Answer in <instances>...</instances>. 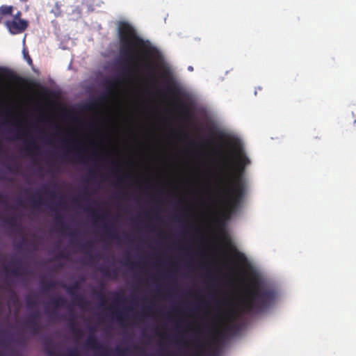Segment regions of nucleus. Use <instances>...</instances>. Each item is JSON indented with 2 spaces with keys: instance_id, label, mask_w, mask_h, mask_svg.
Instances as JSON below:
<instances>
[{
  "instance_id": "f257e3e1",
  "label": "nucleus",
  "mask_w": 356,
  "mask_h": 356,
  "mask_svg": "<svg viewBox=\"0 0 356 356\" xmlns=\"http://www.w3.org/2000/svg\"><path fill=\"white\" fill-rule=\"evenodd\" d=\"M163 59L159 50L149 40L143 39L135 31V74L140 73L145 83L161 95L170 94L178 97L179 89L171 86L172 74L167 67H161V75H157L160 62Z\"/></svg>"
},
{
  "instance_id": "f03ea898",
  "label": "nucleus",
  "mask_w": 356,
  "mask_h": 356,
  "mask_svg": "<svg viewBox=\"0 0 356 356\" xmlns=\"http://www.w3.org/2000/svg\"><path fill=\"white\" fill-rule=\"evenodd\" d=\"M234 154L236 158L234 165H232L227 157L224 163L227 186L222 190V203L226 218H229L240 207L245 195V186L242 175L245 167L250 163L242 147H236Z\"/></svg>"
},
{
  "instance_id": "7ed1b4c3",
  "label": "nucleus",
  "mask_w": 356,
  "mask_h": 356,
  "mask_svg": "<svg viewBox=\"0 0 356 356\" xmlns=\"http://www.w3.org/2000/svg\"><path fill=\"white\" fill-rule=\"evenodd\" d=\"M118 33L120 40V60L118 72L124 83L129 81V149L134 148V27L124 22L118 24Z\"/></svg>"
},
{
  "instance_id": "20e7f679",
  "label": "nucleus",
  "mask_w": 356,
  "mask_h": 356,
  "mask_svg": "<svg viewBox=\"0 0 356 356\" xmlns=\"http://www.w3.org/2000/svg\"><path fill=\"white\" fill-rule=\"evenodd\" d=\"M275 295L273 288L254 277L246 287L245 294L240 300V311L243 314L262 313L273 303Z\"/></svg>"
},
{
  "instance_id": "39448f33",
  "label": "nucleus",
  "mask_w": 356,
  "mask_h": 356,
  "mask_svg": "<svg viewBox=\"0 0 356 356\" xmlns=\"http://www.w3.org/2000/svg\"><path fill=\"white\" fill-rule=\"evenodd\" d=\"M129 254L128 265L129 271L134 272V213L131 212V199L134 198V148L131 145L129 149Z\"/></svg>"
},
{
  "instance_id": "423d86ee",
  "label": "nucleus",
  "mask_w": 356,
  "mask_h": 356,
  "mask_svg": "<svg viewBox=\"0 0 356 356\" xmlns=\"http://www.w3.org/2000/svg\"><path fill=\"white\" fill-rule=\"evenodd\" d=\"M89 330L92 334H90L86 339L84 343L85 348L99 352L98 356H119L124 352V350L120 346H117L114 351H112L106 346H104L93 334L95 328L91 327L89 328Z\"/></svg>"
},
{
  "instance_id": "0eeeda50",
  "label": "nucleus",
  "mask_w": 356,
  "mask_h": 356,
  "mask_svg": "<svg viewBox=\"0 0 356 356\" xmlns=\"http://www.w3.org/2000/svg\"><path fill=\"white\" fill-rule=\"evenodd\" d=\"M113 304L108 307V315L112 319H115L119 323H122L126 318L125 310L120 305L125 301V296L123 291H118L111 292Z\"/></svg>"
},
{
  "instance_id": "6e6552de",
  "label": "nucleus",
  "mask_w": 356,
  "mask_h": 356,
  "mask_svg": "<svg viewBox=\"0 0 356 356\" xmlns=\"http://www.w3.org/2000/svg\"><path fill=\"white\" fill-rule=\"evenodd\" d=\"M88 210L90 211L92 219L95 222L97 221L98 220H102L103 232L106 236H107L111 239H118L119 238L118 231L115 225L113 223L108 224L105 222L108 216V213L107 212H104L100 214L95 209Z\"/></svg>"
},
{
  "instance_id": "1a4fd4ad",
  "label": "nucleus",
  "mask_w": 356,
  "mask_h": 356,
  "mask_svg": "<svg viewBox=\"0 0 356 356\" xmlns=\"http://www.w3.org/2000/svg\"><path fill=\"white\" fill-rule=\"evenodd\" d=\"M104 83L106 87V93L99 98V104H102L106 101L108 96L115 95L120 90V88L125 84L122 81V79L117 74L111 79H106Z\"/></svg>"
},
{
  "instance_id": "9d476101",
  "label": "nucleus",
  "mask_w": 356,
  "mask_h": 356,
  "mask_svg": "<svg viewBox=\"0 0 356 356\" xmlns=\"http://www.w3.org/2000/svg\"><path fill=\"white\" fill-rule=\"evenodd\" d=\"M6 24L12 34L20 33L24 31L28 26V22L24 19L8 21Z\"/></svg>"
},
{
  "instance_id": "9b49d317",
  "label": "nucleus",
  "mask_w": 356,
  "mask_h": 356,
  "mask_svg": "<svg viewBox=\"0 0 356 356\" xmlns=\"http://www.w3.org/2000/svg\"><path fill=\"white\" fill-rule=\"evenodd\" d=\"M40 314L36 311L29 316V319L26 321L25 325L33 334H37L40 331L38 322L40 319Z\"/></svg>"
},
{
  "instance_id": "f8f14e48",
  "label": "nucleus",
  "mask_w": 356,
  "mask_h": 356,
  "mask_svg": "<svg viewBox=\"0 0 356 356\" xmlns=\"http://www.w3.org/2000/svg\"><path fill=\"white\" fill-rule=\"evenodd\" d=\"M138 118H137V100H136V81L135 80V185L138 178L137 175V152H138Z\"/></svg>"
},
{
  "instance_id": "ddd939ff",
  "label": "nucleus",
  "mask_w": 356,
  "mask_h": 356,
  "mask_svg": "<svg viewBox=\"0 0 356 356\" xmlns=\"http://www.w3.org/2000/svg\"><path fill=\"white\" fill-rule=\"evenodd\" d=\"M98 270L104 277H109L112 280H116L118 277V270L115 267L109 269L106 266H101Z\"/></svg>"
},
{
  "instance_id": "4468645a",
  "label": "nucleus",
  "mask_w": 356,
  "mask_h": 356,
  "mask_svg": "<svg viewBox=\"0 0 356 356\" xmlns=\"http://www.w3.org/2000/svg\"><path fill=\"white\" fill-rule=\"evenodd\" d=\"M39 147L33 138L31 140H24V150L29 155L36 153Z\"/></svg>"
},
{
  "instance_id": "2eb2a0df",
  "label": "nucleus",
  "mask_w": 356,
  "mask_h": 356,
  "mask_svg": "<svg viewBox=\"0 0 356 356\" xmlns=\"http://www.w3.org/2000/svg\"><path fill=\"white\" fill-rule=\"evenodd\" d=\"M92 160H95L98 158L99 159H104V160H106L108 161H111L112 165H113V168H112V170L113 171V172L116 175L117 177H118V179H120L119 178V176H118V168H117V165L116 163L113 161V160H111V157H110V155H107L106 156H100L99 154H98L97 153H96L95 152H92L90 154V156Z\"/></svg>"
},
{
  "instance_id": "dca6fc26",
  "label": "nucleus",
  "mask_w": 356,
  "mask_h": 356,
  "mask_svg": "<svg viewBox=\"0 0 356 356\" xmlns=\"http://www.w3.org/2000/svg\"><path fill=\"white\" fill-rule=\"evenodd\" d=\"M30 204L35 208H38L42 205L47 206V202L42 199L39 194H35L29 198Z\"/></svg>"
},
{
  "instance_id": "f3484780",
  "label": "nucleus",
  "mask_w": 356,
  "mask_h": 356,
  "mask_svg": "<svg viewBox=\"0 0 356 356\" xmlns=\"http://www.w3.org/2000/svg\"><path fill=\"white\" fill-rule=\"evenodd\" d=\"M129 287L128 310L130 317H131L132 315L134 316V284H131V280H129Z\"/></svg>"
},
{
  "instance_id": "a211bd4d",
  "label": "nucleus",
  "mask_w": 356,
  "mask_h": 356,
  "mask_svg": "<svg viewBox=\"0 0 356 356\" xmlns=\"http://www.w3.org/2000/svg\"><path fill=\"white\" fill-rule=\"evenodd\" d=\"M13 268L11 269V273L15 276H19L20 275H24L25 273L22 270L21 267V262L19 261L12 263Z\"/></svg>"
},
{
  "instance_id": "6ab92c4d",
  "label": "nucleus",
  "mask_w": 356,
  "mask_h": 356,
  "mask_svg": "<svg viewBox=\"0 0 356 356\" xmlns=\"http://www.w3.org/2000/svg\"><path fill=\"white\" fill-rule=\"evenodd\" d=\"M204 346H205V343L200 341V340L197 338H196V341H195L196 352L192 356H203Z\"/></svg>"
},
{
  "instance_id": "aec40b11",
  "label": "nucleus",
  "mask_w": 356,
  "mask_h": 356,
  "mask_svg": "<svg viewBox=\"0 0 356 356\" xmlns=\"http://www.w3.org/2000/svg\"><path fill=\"white\" fill-rule=\"evenodd\" d=\"M179 109V112L181 113V115L185 119H189L191 118V111L186 104H184L183 103L180 104Z\"/></svg>"
},
{
  "instance_id": "412c9836",
  "label": "nucleus",
  "mask_w": 356,
  "mask_h": 356,
  "mask_svg": "<svg viewBox=\"0 0 356 356\" xmlns=\"http://www.w3.org/2000/svg\"><path fill=\"white\" fill-rule=\"evenodd\" d=\"M56 286V282L53 280H49L47 282H42V287L44 289V291L48 292L52 289H54Z\"/></svg>"
},
{
  "instance_id": "4be33fe9",
  "label": "nucleus",
  "mask_w": 356,
  "mask_h": 356,
  "mask_svg": "<svg viewBox=\"0 0 356 356\" xmlns=\"http://www.w3.org/2000/svg\"><path fill=\"white\" fill-rule=\"evenodd\" d=\"M62 287L66 288L67 293L71 296H74L79 289V283L76 282L73 285L66 286L65 284H62Z\"/></svg>"
},
{
  "instance_id": "5701e85b",
  "label": "nucleus",
  "mask_w": 356,
  "mask_h": 356,
  "mask_svg": "<svg viewBox=\"0 0 356 356\" xmlns=\"http://www.w3.org/2000/svg\"><path fill=\"white\" fill-rule=\"evenodd\" d=\"M95 296L97 299L100 302V305L102 306L104 305L106 303V298L103 287L99 291L95 292Z\"/></svg>"
},
{
  "instance_id": "b1692460",
  "label": "nucleus",
  "mask_w": 356,
  "mask_h": 356,
  "mask_svg": "<svg viewBox=\"0 0 356 356\" xmlns=\"http://www.w3.org/2000/svg\"><path fill=\"white\" fill-rule=\"evenodd\" d=\"M66 303H67V300L63 297H58L57 298L52 300V301H51V304L55 307H64V306H65Z\"/></svg>"
},
{
  "instance_id": "393cba45",
  "label": "nucleus",
  "mask_w": 356,
  "mask_h": 356,
  "mask_svg": "<svg viewBox=\"0 0 356 356\" xmlns=\"http://www.w3.org/2000/svg\"><path fill=\"white\" fill-rule=\"evenodd\" d=\"M234 257L236 260L241 265H244L248 262L245 255L241 252L236 250Z\"/></svg>"
},
{
  "instance_id": "a878e982",
  "label": "nucleus",
  "mask_w": 356,
  "mask_h": 356,
  "mask_svg": "<svg viewBox=\"0 0 356 356\" xmlns=\"http://www.w3.org/2000/svg\"><path fill=\"white\" fill-rule=\"evenodd\" d=\"M157 210L158 208L156 206H155L152 210L147 211V212H145V216L149 218L150 219L159 220L160 217L158 214Z\"/></svg>"
},
{
  "instance_id": "bb28decb",
  "label": "nucleus",
  "mask_w": 356,
  "mask_h": 356,
  "mask_svg": "<svg viewBox=\"0 0 356 356\" xmlns=\"http://www.w3.org/2000/svg\"><path fill=\"white\" fill-rule=\"evenodd\" d=\"M74 157L75 159L81 162V163H85L86 161V159H88V157L86 156L83 152L80 150V149H76L74 152Z\"/></svg>"
},
{
  "instance_id": "cd10ccee",
  "label": "nucleus",
  "mask_w": 356,
  "mask_h": 356,
  "mask_svg": "<svg viewBox=\"0 0 356 356\" xmlns=\"http://www.w3.org/2000/svg\"><path fill=\"white\" fill-rule=\"evenodd\" d=\"M74 299L76 300L77 305L81 308H84L88 305V302L83 296H76Z\"/></svg>"
},
{
  "instance_id": "c85d7f7f",
  "label": "nucleus",
  "mask_w": 356,
  "mask_h": 356,
  "mask_svg": "<svg viewBox=\"0 0 356 356\" xmlns=\"http://www.w3.org/2000/svg\"><path fill=\"white\" fill-rule=\"evenodd\" d=\"M70 328L75 338L80 339L81 337L82 331L80 328L76 327L73 323H71Z\"/></svg>"
},
{
  "instance_id": "c756f323",
  "label": "nucleus",
  "mask_w": 356,
  "mask_h": 356,
  "mask_svg": "<svg viewBox=\"0 0 356 356\" xmlns=\"http://www.w3.org/2000/svg\"><path fill=\"white\" fill-rule=\"evenodd\" d=\"M13 6H2L0 7V15H12Z\"/></svg>"
},
{
  "instance_id": "7c9ffc66",
  "label": "nucleus",
  "mask_w": 356,
  "mask_h": 356,
  "mask_svg": "<svg viewBox=\"0 0 356 356\" xmlns=\"http://www.w3.org/2000/svg\"><path fill=\"white\" fill-rule=\"evenodd\" d=\"M12 72L6 67H0V76L3 78H11Z\"/></svg>"
},
{
  "instance_id": "2f4dec72",
  "label": "nucleus",
  "mask_w": 356,
  "mask_h": 356,
  "mask_svg": "<svg viewBox=\"0 0 356 356\" xmlns=\"http://www.w3.org/2000/svg\"><path fill=\"white\" fill-rule=\"evenodd\" d=\"M5 223L10 226L11 228L15 229L17 227V219L15 217H10L5 220Z\"/></svg>"
},
{
  "instance_id": "473e14b6",
  "label": "nucleus",
  "mask_w": 356,
  "mask_h": 356,
  "mask_svg": "<svg viewBox=\"0 0 356 356\" xmlns=\"http://www.w3.org/2000/svg\"><path fill=\"white\" fill-rule=\"evenodd\" d=\"M56 221L57 224L61 227V228L63 231H66L68 229V227H66L64 224L63 216H60L59 215L56 216Z\"/></svg>"
},
{
  "instance_id": "72a5a7b5",
  "label": "nucleus",
  "mask_w": 356,
  "mask_h": 356,
  "mask_svg": "<svg viewBox=\"0 0 356 356\" xmlns=\"http://www.w3.org/2000/svg\"><path fill=\"white\" fill-rule=\"evenodd\" d=\"M79 247L81 248V250L84 251L86 250L92 249V241H88L86 243H80L79 244Z\"/></svg>"
},
{
  "instance_id": "f704fd0d",
  "label": "nucleus",
  "mask_w": 356,
  "mask_h": 356,
  "mask_svg": "<svg viewBox=\"0 0 356 356\" xmlns=\"http://www.w3.org/2000/svg\"><path fill=\"white\" fill-rule=\"evenodd\" d=\"M9 299L14 303L18 302V297L17 293L11 289L10 290Z\"/></svg>"
},
{
  "instance_id": "c9c22d12",
  "label": "nucleus",
  "mask_w": 356,
  "mask_h": 356,
  "mask_svg": "<svg viewBox=\"0 0 356 356\" xmlns=\"http://www.w3.org/2000/svg\"><path fill=\"white\" fill-rule=\"evenodd\" d=\"M215 135L217 137V138L218 139V140L220 142H222L225 138V134L220 130L216 131L215 132Z\"/></svg>"
},
{
  "instance_id": "e433bc0d",
  "label": "nucleus",
  "mask_w": 356,
  "mask_h": 356,
  "mask_svg": "<svg viewBox=\"0 0 356 356\" xmlns=\"http://www.w3.org/2000/svg\"><path fill=\"white\" fill-rule=\"evenodd\" d=\"M23 54L24 59L27 61L28 64L31 66L33 65V60L29 56L28 51H26L25 49L23 50Z\"/></svg>"
},
{
  "instance_id": "4c0bfd02",
  "label": "nucleus",
  "mask_w": 356,
  "mask_h": 356,
  "mask_svg": "<svg viewBox=\"0 0 356 356\" xmlns=\"http://www.w3.org/2000/svg\"><path fill=\"white\" fill-rule=\"evenodd\" d=\"M147 187L148 188H150L152 191H155L158 194H162L163 193L162 190L160 188V187L159 186H154V185H152L150 184H148Z\"/></svg>"
},
{
  "instance_id": "58836bf2",
  "label": "nucleus",
  "mask_w": 356,
  "mask_h": 356,
  "mask_svg": "<svg viewBox=\"0 0 356 356\" xmlns=\"http://www.w3.org/2000/svg\"><path fill=\"white\" fill-rule=\"evenodd\" d=\"M26 302L29 307H33L37 305V302L33 300L30 296L26 298Z\"/></svg>"
},
{
  "instance_id": "ea45409f",
  "label": "nucleus",
  "mask_w": 356,
  "mask_h": 356,
  "mask_svg": "<svg viewBox=\"0 0 356 356\" xmlns=\"http://www.w3.org/2000/svg\"><path fill=\"white\" fill-rule=\"evenodd\" d=\"M146 311L147 312L148 314H154L155 311L154 305L152 302H151L149 305L146 307Z\"/></svg>"
},
{
  "instance_id": "a19ab883",
  "label": "nucleus",
  "mask_w": 356,
  "mask_h": 356,
  "mask_svg": "<svg viewBox=\"0 0 356 356\" xmlns=\"http://www.w3.org/2000/svg\"><path fill=\"white\" fill-rule=\"evenodd\" d=\"M28 135V131H21L19 129L17 130L16 136L17 138H21L22 136H26Z\"/></svg>"
},
{
  "instance_id": "79ce46f5",
  "label": "nucleus",
  "mask_w": 356,
  "mask_h": 356,
  "mask_svg": "<svg viewBox=\"0 0 356 356\" xmlns=\"http://www.w3.org/2000/svg\"><path fill=\"white\" fill-rule=\"evenodd\" d=\"M67 356H80L76 349H72L69 350Z\"/></svg>"
},
{
  "instance_id": "37998d69",
  "label": "nucleus",
  "mask_w": 356,
  "mask_h": 356,
  "mask_svg": "<svg viewBox=\"0 0 356 356\" xmlns=\"http://www.w3.org/2000/svg\"><path fill=\"white\" fill-rule=\"evenodd\" d=\"M236 329V326L235 325H228L226 328H225V331L227 332H232V331H234Z\"/></svg>"
},
{
  "instance_id": "c03bdc74",
  "label": "nucleus",
  "mask_w": 356,
  "mask_h": 356,
  "mask_svg": "<svg viewBox=\"0 0 356 356\" xmlns=\"http://www.w3.org/2000/svg\"><path fill=\"white\" fill-rule=\"evenodd\" d=\"M149 198L154 202H159L158 196L156 194H151V195H149Z\"/></svg>"
},
{
  "instance_id": "a18cd8bd",
  "label": "nucleus",
  "mask_w": 356,
  "mask_h": 356,
  "mask_svg": "<svg viewBox=\"0 0 356 356\" xmlns=\"http://www.w3.org/2000/svg\"><path fill=\"white\" fill-rule=\"evenodd\" d=\"M147 228L151 231V232H154L156 229V226L152 223H149L147 225Z\"/></svg>"
},
{
  "instance_id": "49530a36",
  "label": "nucleus",
  "mask_w": 356,
  "mask_h": 356,
  "mask_svg": "<svg viewBox=\"0 0 356 356\" xmlns=\"http://www.w3.org/2000/svg\"><path fill=\"white\" fill-rule=\"evenodd\" d=\"M21 12L18 11L15 15V19L13 20H19V19H20V17H21Z\"/></svg>"
},
{
  "instance_id": "de8ad7c7",
  "label": "nucleus",
  "mask_w": 356,
  "mask_h": 356,
  "mask_svg": "<svg viewBox=\"0 0 356 356\" xmlns=\"http://www.w3.org/2000/svg\"><path fill=\"white\" fill-rule=\"evenodd\" d=\"M95 175H96V172L95 170H94L93 169H90L89 170V175L91 177H95Z\"/></svg>"
},
{
  "instance_id": "09e8293b",
  "label": "nucleus",
  "mask_w": 356,
  "mask_h": 356,
  "mask_svg": "<svg viewBox=\"0 0 356 356\" xmlns=\"http://www.w3.org/2000/svg\"><path fill=\"white\" fill-rule=\"evenodd\" d=\"M0 202L5 204L6 202V197L0 193Z\"/></svg>"
},
{
  "instance_id": "8fccbe9b",
  "label": "nucleus",
  "mask_w": 356,
  "mask_h": 356,
  "mask_svg": "<svg viewBox=\"0 0 356 356\" xmlns=\"http://www.w3.org/2000/svg\"><path fill=\"white\" fill-rule=\"evenodd\" d=\"M69 236L71 238H75L76 234L75 232H70L69 234H68Z\"/></svg>"
},
{
  "instance_id": "3c124183",
  "label": "nucleus",
  "mask_w": 356,
  "mask_h": 356,
  "mask_svg": "<svg viewBox=\"0 0 356 356\" xmlns=\"http://www.w3.org/2000/svg\"><path fill=\"white\" fill-rule=\"evenodd\" d=\"M54 15L56 16H59L60 15V8L58 7H56V10H55Z\"/></svg>"
},
{
  "instance_id": "603ef678",
  "label": "nucleus",
  "mask_w": 356,
  "mask_h": 356,
  "mask_svg": "<svg viewBox=\"0 0 356 356\" xmlns=\"http://www.w3.org/2000/svg\"><path fill=\"white\" fill-rule=\"evenodd\" d=\"M57 257H58V258H65V257H66V256L65 255V254H64L63 252H60V253L57 255Z\"/></svg>"
},
{
  "instance_id": "864d4df0",
  "label": "nucleus",
  "mask_w": 356,
  "mask_h": 356,
  "mask_svg": "<svg viewBox=\"0 0 356 356\" xmlns=\"http://www.w3.org/2000/svg\"><path fill=\"white\" fill-rule=\"evenodd\" d=\"M156 295H160V289L159 287H156V289L154 290Z\"/></svg>"
},
{
  "instance_id": "5fc2aeb1",
  "label": "nucleus",
  "mask_w": 356,
  "mask_h": 356,
  "mask_svg": "<svg viewBox=\"0 0 356 356\" xmlns=\"http://www.w3.org/2000/svg\"><path fill=\"white\" fill-rule=\"evenodd\" d=\"M129 352L130 353H134V346L132 347L131 344H129Z\"/></svg>"
},
{
  "instance_id": "6e6d98bb",
  "label": "nucleus",
  "mask_w": 356,
  "mask_h": 356,
  "mask_svg": "<svg viewBox=\"0 0 356 356\" xmlns=\"http://www.w3.org/2000/svg\"><path fill=\"white\" fill-rule=\"evenodd\" d=\"M50 195H51V197L52 198H54V197H56V192H55V191H51V192L50 193Z\"/></svg>"
},
{
  "instance_id": "4d7b16f0",
  "label": "nucleus",
  "mask_w": 356,
  "mask_h": 356,
  "mask_svg": "<svg viewBox=\"0 0 356 356\" xmlns=\"http://www.w3.org/2000/svg\"><path fill=\"white\" fill-rule=\"evenodd\" d=\"M90 260H93L95 259V256L92 255V254H90Z\"/></svg>"
},
{
  "instance_id": "13d9d810",
  "label": "nucleus",
  "mask_w": 356,
  "mask_h": 356,
  "mask_svg": "<svg viewBox=\"0 0 356 356\" xmlns=\"http://www.w3.org/2000/svg\"><path fill=\"white\" fill-rule=\"evenodd\" d=\"M49 209H50L51 210H52V211H56L57 210V209H56V208H55V207H49Z\"/></svg>"
},
{
  "instance_id": "bf43d9fd",
  "label": "nucleus",
  "mask_w": 356,
  "mask_h": 356,
  "mask_svg": "<svg viewBox=\"0 0 356 356\" xmlns=\"http://www.w3.org/2000/svg\"><path fill=\"white\" fill-rule=\"evenodd\" d=\"M26 240L25 238H23L22 241L21 242V243L23 245L26 243Z\"/></svg>"
},
{
  "instance_id": "052dcab7",
  "label": "nucleus",
  "mask_w": 356,
  "mask_h": 356,
  "mask_svg": "<svg viewBox=\"0 0 356 356\" xmlns=\"http://www.w3.org/2000/svg\"><path fill=\"white\" fill-rule=\"evenodd\" d=\"M188 69L189 71H193V68L191 66H189Z\"/></svg>"
},
{
  "instance_id": "680f3d73",
  "label": "nucleus",
  "mask_w": 356,
  "mask_h": 356,
  "mask_svg": "<svg viewBox=\"0 0 356 356\" xmlns=\"http://www.w3.org/2000/svg\"><path fill=\"white\" fill-rule=\"evenodd\" d=\"M132 335H133V334L131 333V331H130V333H129L130 340L131 339Z\"/></svg>"
},
{
  "instance_id": "e2e57ef3",
  "label": "nucleus",
  "mask_w": 356,
  "mask_h": 356,
  "mask_svg": "<svg viewBox=\"0 0 356 356\" xmlns=\"http://www.w3.org/2000/svg\"><path fill=\"white\" fill-rule=\"evenodd\" d=\"M48 354L49 355H51L52 354V351H51V350L48 351Z\"/></svg>"
},
{
  "instance_id": "0e129e2a",
  "label": "nucleus",
  "mask_w": 356,
  "mask_h": 356,
  "mask_svg": "<svg viewBox=\"0 0 356 356\" xmlns=\"http://www.w3.org/2000/svg\"><path fill=\"white\" fill-rule=\"evenodd\" d=\"M22 2H27L29 0H20Z\"/></svg>"
},
{
  "instance_id": "69168bd1",
  "label": "nucleus",
  "mask_w": 356,
  "mask_h": 356,
  "mask_svg": "<svg viewBox=\"0 0 356 356\" xmlns=\"http://www.w3.org/2000/svg\"><path fill=\"white\" fill-rule=\"evenodd\" d=\"M18 203H19V205H22V202H21V201H19H19H18Z\"/></svg>"
},
{
  "instance_id": "338daca9",
  "label": "nucleus",
  "mask_w": 356,
  "mask_h": 356,
  "mask_svg": "<svg viewBox=\"0 0 356 356\" xmlns=\"http://www.w3.org/2000/svg\"><path fill=\"white\" fill-rule=\"evenodd\" d=\"M2 151V147L0 145V152Z\"/></svg>"
},
{
  "instance_id": "774afa93",
  "label": "nucleus",
  "mask_w": 356,
  "mask_h": 356,
  "mask_svg": "<svg viewBox=\"0 0 356 356\" xmlns=\"http://www.w3.org/2000/svg\"><path fill=\"white\" fill-rule=\"evenodd\" d=\"M191 312H192L193 313L194 310L193 309H191Z\"/></svg>"
}]
</instances>
